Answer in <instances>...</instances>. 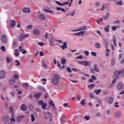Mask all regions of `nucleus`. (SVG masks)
<instances>
[{
	"mask_svg": "<svg viewBox=\"0 0 124 124\" xmlns=\"http://www.w3.org/2000/svg\"><path fill=\"white\" fill-rule=\"evenodd\" d=\"M0 49L1 50H2V51H3V52H4L5 51V47H4V46H2Z\"/></svg>",
	"mask_w": 124,
	"mask_h": 124,
	"instance_id": "13d9d810",
	"label": "nucleus"
},
{
	"mask_svg": "<svg viewBox=\"0 0 124 124\" xmlns=\"http://www.w3.org/2000/svg\"><path fill=\"white\" fill-rule=\"evenodd\" d=\"M94 86H95V85L94 84H91L88 86V88H89V89H93L94 87Z\"/></svg>",
	"mask_w": 124,
	"mask_h": 124,
	"instance_id": "c03bdc74",
	"label": "nucleus"
},
{
	"mask_svg": "<svg viewBox=\"0 0 124 124\" xmlns=\"http://www.w3.org/2000/svg\"><path fill=\"white\" fill-rule=\"evenodd\" d=\"M117 79H118V78H115L114 79L112 80V83L115 84Z\"/></svg>",
	"mask_w": 124,
	"mask_h": 124,
	"instance_id": "de8ad7c7",
	"label": "nucleus"
},
{
	"mask_svg": "<svg viewBox=\"0 0 124 124\" xmlns=\"http://www.w3.org/2000/svg\"><path fill=\"white\" fill-rule=\"evenodd\" d=\"M44 11H46V12H48V13H53V12H54L53 11L48 10H46V9H44Z\"/></svg>",
	"mask_w": 124,
	"mask_h": 124,
	"instance_id": "864d4df0",
	"label": "nucleus"
},
{
	"mask_svg": "<svg viewBox=\"0 0 124 124\" xmlns=\"http://www.w3.org/2000/svg\"><path fill=\"white\" fill-rule=\"evenodd\" d=\"M16 82V80H14L13 79H10L9 81V83L11 85H13V84H14Z\"/></svg>",
	"mask_w": 124,
	"mask_h": 124,
	"instance_id": "473e14b6",
	"label": "nucleus"
},
{
	"mask_svg": "<svg viewBox=\"0 0 124 124\" xmlns=\"http://www.w3.org/2000/svg\"><path fill=\"white\" fill-rule=\"evenodd\" d=\"M85 120H86V121H89L90 120V116H86L84 117Z\"/></svg>",
	"mask_w": 124,
	"mask_h": 124,
	"instance_id": "5fc2aeb1",
	"label": "nucleus"
},
{
	"mask_svg": "<svg viewBox=\"0 0 124 124\" xmlns=\"http://www.w3.org/2000/svg\"><path fill=\"white\" fill-rule=\"evenodd\" d=\"M67 72H69V73L72 72V70H71V69H70V67H67Z\"/></svg>",
	"mask_w": 124,
	"mask_h": 124,
	"instance_id": "49530a36",
	"label": "nucleus"
},
{
	"mask_svg": "<svg viewBox=\"0 0 124 124\" xmlns=\"http://www.w3.org/2000/svg\"><path fill=\"white\" fill-rule=\"evenodd\" d=\"M13 77L15 79H17V78H19V76H17V75H14Z\"/></svg>",
	"mask_w": 124,
	"mask_h": 124,
	"instance_id": "e2e57ef3",
	"label": "nucleus"
},
{
	"mask_svg": "<svg viewBox=\"0 0 124 124\" xmlns=\"http://www.w3.org/2000/svg\"><path fill=\"white\" fill-rule=\"evenodd\" d=\"M39 19H41V20H45V16L44 15L41 14L39 16Z\"/></svg>",
	"mask_w": 124,
	"mask_h": 124,
	"instance_id": "6ab92c4d",
	"label": "nucleus"
},
{
	"mask_svg": "<svg viewBox=\"0 0 124 124\" xmlns=\"http://www.w3.org/2000/svg\"><path fill=\"white\" fill-rule=\"evenodd\" d=\"M5 77V72L4 71H1L0 72V79H2Z\"/></svg>",
	"mask_w": 124,
	"mask_h": 124,
	"instance_id": "423d86ee",
	"label": "nucleus"
},
{
	"mask_svg": "<svg viewBox=\"0 0 124 124\" xmlns=\"http://www.w3.org/2000/svg\"><path fill=\"white\" fill-rule=\"evenodd\" d=\"M90 71L92 73H95V72L94 71V70L93 68H91L90 69Z\"/></svg>",
	"mask_w": 124,
	"mask_h": 124,
	"instance_id": "338daca9",
	"label": "nucleus"
},
{
	"mask_svg": "<svg viewBox=\"0 0 124 124\" xmlns=\"http://www.w3.org/2000/svg\"><path fill=\"white\" fill-rule=\"evenodd\" d=\"M61 63L63 65V64H65V63H66V60L64 59H62L61 60Z\"/></svg>",
	"mask_w": 124,
	"mask_h": 124,
	"instance_id": "393cba45",
	"label": "nucleus"
},
{
	"mask_svg": "<svg viewBox=\"0 0 124 124\" xmlns=\"http://www.w3.org/2000/svg\"><path fill=\"white\" fill-rule=\"evenodd\" d=\"M23 85L25 89H27V88H29V84L27 83H23Z\"/></svg>",
	"mask_w": 124,
	"mask_h": 124,
	"instance_id": "c9c22d12",
	"label": "nucleus"
},
{
	"mask_svg": "<svg viewBox=\"0 0 124 124\" xmlns=\"http://www.w3.org/2000/svg\"><path fill=\"white\" fill-rule=\"evenodd\" d=\"M32 25H30L28 26L27 29H32Z\"/></svg>",
	"mask_w": 124,
	"mask_h": 124,
	"instance_id": "774afa93",
	"label": "nucleus"
},
{
	"mask_svg": "<svg viewBox=\"0 0 124 124\" xmlns=\"http://www.w3.org/2000/svg\"><path fill=\"white\" fill-rule=\"evenodd\" d=\"M1 41L2 42V43H7V38L6 37V36L5 35L3 34L1 36Z\"/></svg>",
	"mask_w": 124,
	"mask_h": 124,
	"instance_id": "7ed1b4c3",
	"label": "nucleus"
},
{
	"mask_svg": "<svg viewBox=\"0 0 124 124\" xmlns=\"http://www.w3.org/2000/svg\"><path fill=\"white\" fill-rule=\"evenodd\" d=\"M69 3V0L68 1V2H64L62 4V6H64V5H67Z\"/></svg>",
	"mask_w": 124,
	"mask_h": 124,
	"instance_id": "3c124183",
	"label": "nucleus"
},
{
	"mask_svg": "<svg viewBox=\"0 0 124 124\" xmlns=\"http://www.w3.org/2000/svg\"><path fill=\"white\" fill-rule=\"evenodd\" d=\"M63 119H64V115H62V117L60 119V122L61 123H63Z\"/></svg>",
	"mask_w": 124,
	"mask_h": 124,
	"instance_id": "e433bc0d",
	"label": "nucleus"
},
{
	"mask_svg": "<svg viewBox=\"0 0 124 124\" xmlns=\"http://www.w3.org/2000/svg\"><path fill=\"white\" fill-rule=\"evenodd\" d=\"M47 107V105L46 103H44L43 105H42L41 108L43 109V110H46V108Z\"/></svg>",
	"mask_w": 124,
	"mask_h": 124,
	"instance_id": "412c9836",
	"label": "nucleus"
},
{
	"mask_svg": "<svg viewBox=\"0 0 124 124\" xmlns=\"http://www.w3.org/2000/svg\"><path fill=\"white\" fill-rule=\"evenodd\" d=\"M20 109L22 111H27V106H26V105L23 104L20 107Z\"/></svg>",
	"mask_w": 124,
	"mask_h": 124,
	"instance_id": "9d476101",
	"label": "nucleus"
},
{
	"mask_svg": "<svg viewBox=\"0 0 124 124\" xmlns=\"http://www.w3.org/2000/svg\"><path fill=\"white\" fill-rule=\"evenodd\" d=\"M24 118H25V116H24L23 115H21L18 116L17 118V121L18 123H20V122H21V121H22V120H23V119H24Z\"/></svg>",
	"mask_w": 124,
	"mask_h": 124,
	"instance_id": "f8f14e48",
	"label": "nucleus"
},
{
	"mask_svg": "<svg viewBox=\"0 0 124 124\" xmlns=\"http://www.w3.org/2000/svg\"><path fill=\"white\" fill-rule=\"evenodd\" d=\"M113 42L114 44V46H117V44H116V37L115 36H113Z\"/></svg>",
	"mask_w": 124,
	"mask_h": 124,
	"instance_id": "72a5a7b5",
	"label": "nucleus"
},
{
	"mask_svg": "<svg viewBox=\"0 0 124 124\" xmlns=\"http://www.w3.org/2000/svg\"><path fill=\"white\" fill-rule=\"evenodd\" d=\"M61 48H62V50H64L65 48H67V44L66 43H64L62 46H60Z\"/></svg>",
	"mask_w": 124,
	"mask_h": 124,
	"instance_id": "a211bd4d",
	"label": "nucleus"
},
{
	"mask_svg": "<svg viewBox=\"0 0 124 124\" xmlns=\"http://www.w3.org/2000/svg\"><path fill=\"white\" fill-rule=\"evenodd\" d=\"M110 16V14L109 13H107L105 16H103V19H107L109 18V16Z\"/></svg>",
	"mask_w": 124,
	"mask_h": 124,
	"instance_id": "4be33fe9",
	"label": "nucleus"
},
{
	"mask_svg": "<svg viewBox=\"0 0 124 124\" xmlns=\"http://www.w3.org/2000/svg\"><path fill=\"white\" fill-rule=\"evenodd\" d=\"M20 36L19 39L20 40V41H22L23 39H25V37H28V36H29V34H27L25 35L24 34L21 33L20 34Z\"/></svg>",
	"mask_w": 124,
	"mask_h": 124,
	"instance_id": "20e7f679",
	"label": "nucleus"
},
{
	"mask_svg": "<svg viewBox=\"0 0 124 124\" xmlns=\"http://www.w3.org/2000/svg\"><path fill=\"white\" fill-rule=\"evenodd\" d=\"M19 49L20 50V51H21L22 54H26V53H27V50H25V49H23V47L22 46H20L19 47Z\"/></svg>",
	"mask_w": 124,
	"mask_h": 124,
	"instance_id": "4468645a",
	"label": "nucleus"
},
{
	"mask_svg": "<svg viewBox=\"0 0 124 124\" xmlns=\"http://www.w3.org/2000/svg\"><path fill=\"white\" fill-rule=\"evenodd\" d=\"M117 5H123V1L120 0L116 3Z\"/></svg>",
	"mask_w": 124,
	"mask_h": 124,
	"instance_id": "7c9ffc66",
	"label": "nucleus"
},
{
	"mask_svg": "<svg viewBox=\"0 0 124 124\" xmlns=\"http://www.w3.org/2000/svg\"><path fill=\"white\" fill-rule=\"evenodd\" d=\"M85 33L84 31H81L79 32L76 33L75 35H77V36H80V35H83Z\"/></svg>",
	"mask_w": 124,
	"mask_h": 124,
	"instance_id": "2eb2a0df",
	"label": "nucleus"
},
{
	"mask_svg": "<svg viewBox=\"0 0 124 124\" xmlns=\"http://www.w3.org/2000/svg\"><path fill=\"white\" fill-rule=\"evenodd\" d=\"M76 59H79V60H82L83 59V56L80 55L76 58Z\"/></svg>",
	"mask_w": 124,
	"mask_h": 124,
	"instance_id": "680f3d73",
	"label": "nucleus"
},
{
	"mask_svg": "<svg viewBox=\"0 0 124 124\" xmlns=\"http://www.w3.org/2000/svg\"><path fill=\"white\" fill-rule=\"evenodd\" d=\"M41 96V93H37L34 94V97H35V98H36V99L39 98V97H40Z\"/></svg>",
	"mask_w": 124,
	"mask_h": 124,
	"instance_id": "aec40b11",
	"label": "nucleus"
},
{
	"mask_svg": "<svg viewBox=\"0 0 124 124\" xmlns=\"http://www.w3.org/2000/svg\"><path fill=\"white\" fill-rule=\"evenodd\" d=\"M55 3H56V4H58V5H60V6H62V3L58 1H56L55 2Z\"/></svg>",
	"mask_w": 124,
	"mask_h": 124,
	"instance_id": "8fccbe9b",
	"label": "nucleus"
},
{
	"mask_svg": "<svg viewBox=\"0 0 124 124\" xmlns=\"http://www.w3.org/2000/svg\"><path fill=\"white\" fill-rule=\"evenodd\" d=\"M49 43H50V44H51V45L54 43V39H53V38H51L49 40Z\"/></svg>",
	"mask_w": 124,
	"mask_h": 124,
	"instance_id": "603ef678",
	"label": "nucleus"
},
{
	"mask_svg": "<svg viewBox=\"0 0 124 124\" xmlns=\"http://www.w3.org/2000/svg\"><path fill=\"white\" fill-rule=\"evenodd\" d=\"M9 111L10 113H11V115L13 116L14 115V110L13 109V107H9Z\"/></svg>",
	"mask_w": 124,
	"mask_h": 124,
	"instance_id": "f3484780",
	"label": "nucleus"
},
{
	"mask_svg": "<svg viewBox=\"0 0 124 124\" xmlns=\"http://www.w3.org/2000/svg\"><path fill=\"white\" fill-rule=\"evenodd\" d=\"M58 67H60V68H62V69H63V68H64V67H65V65H63L62 67V66H61V64L59 62H58Z\"/></svg>",
	"mask_w": 124,
	"mask_h": 124,
	"instance_id": "37998d69",
	"label": "nucleus"
},
{
	"mask_svg": "<svg viewBox=\"0 0 124 124\" xmlns=\"http://www.w3.org/2000/svg\"><path fill=\"white\" fill-rule=\"evenodd\" d=\"M6 61L7 63H9L11 62V60H10L9 58H7L6 59Z\"/></svg>",
	"mask_w": 124,
	"mask_h": 124,
	"instance_id": "a18cd8bd",
	"label": "nucleus"
},
{
	"mask_svg": "<svg viewBox=\"0 0 124 124\" xmlns=\"http://www.w3.org/2000/svg\"><path fill=\"white\" fill-rule=\"evenodd\" d=\"M56 9L57 10H58V11H60V10H61V11H62L63 12H65V10H64V9L62 8H57Z\"/></svg>",
	"mask_w": 124,
	"mask_h": 124,
	"instance_id": "c756f323",
	"label": "nucleus"
},
{
	"mask_svg": "<svg viewBox=\"0 0 124 124\" xmlns=\"http://www.w3.org/2000/svg\"><path fill=\"white\" fill-rule=\"evenodd\" d=\"M114 116L115 118H121L122 116V112H121V111H117L115 113Z\"/></svg>",
	"mask_w": 124,
	"mask_h": 124,
	"instance_id": "0eeeda50",
	"label": "nucleus"
},
{
	"mask_svg": "<svg viewBox=\"0 0 124 124\" xmlns=\"http://www.w3.org/2000/svg\"><path fill=\"white\" fill-rule=\"evenodd\" d=\"M31 121L32 122L35 121V117H34V115L33 114H31Z\"/></svg>",
	"mask_w": 124,
	"mask_h": 124,
	"instance_id": "bb28decb",
	"label": "nucleus"
},
{
	"mask_svg": "<svg viewBox=\"0 0 124 124\" xmlns=\"http://www.w3.org/2000/svg\"><path fill=\"white\" fill-rule=\"evenodd\" d=\"M94 69L97 72H99V70L98 69V68L97 67V64H95L94 65Z\"/></svg>",
	"mask_w": 124,
	"mask_h": 124,
	"instance_id": "5701e85b",
	"label": "nucleus"
},
{
	"mask_svg": "<svg viewBox=\"0 0 124 124\" xmlns=\"http://www.w3.org/2000/svg\"><path fill=\"white\" fill-rule=\"evenodd\" d=\"M49 106L52 107L53 110H56V107H55V104L53 101L51 100L49 102Z\"/></svg>",
	"mask_w": 124,
	"mask_h": 124,
	"instance_id": "39448f33",
	"label": "nucleus"
},
{
	"mask_svg": "<svg viewBox=\"0 0 124 124\" xmlns=\"http://www.w3.org/2000/svg\"><path fill=\"white\" fill-rule=\"evenodd\" d=\"M38 88L39 90H40V91H43L44 92H45V91H46V90H45V88L42 87V86H39Z\"/></svg>",
	"mask_w": 124,
	"mask_h": 124,
	"instance_id": "58836bf2",
	"label": "nucleus"
},
{
	"mask_svg": "<svg viewBox=\"0 0 124 124\" xmlns=\"http://www.w3.org/2000/svg\"><path fill=\"white\" fill-rule=\"evenodd\" d=\"M91 55H92V56H93V57H95V56H96V53L95 52H92L91 53Z\"/></svg>",
	"mask_w": 124,
	"mask_h": 124,
	"instance_id": "6e6d98bb",
	"label": "nucleus"
},
{
	"mask_svg": "<svg viewBox=\"0 0 124 124\" xmlns=\"http://www.w3.org/2000/svg\"><path fill=\"white\" fill-rule=\"evenodd\" d=\"M42 66L43 67H45V68H47V64L46 63H43Z\"/></svg>",
	"mask_w": 124,
	"mask_h": 124,
	"instance_id": "0e129e2a",
	"label": "nucleus"
},
{
	"mask_svg": "<svg viewBox=\"0 0 124 124\" xmlns=\"http://www.w3.org/2000/svg\"><path fill=\"white\" fill-rule=\"evenodd\" d=\"M101 92V89L96 90L95 89L94 90V92L96 94H99V93Z\"/></svg>",
	"mask_w": 124,
	"mask_h": 124,
	"instance_id": "a878e982",
	"label": "nucleus"
},
{
	"mask_svg": "<svg viewBox=\"0 0 124 124\" xmlns=\"http://www.w3.org/2000/svg\"><path fill=\"white\" fill-rule=\"evenodd\" d=\"M3 122L4 124H6V123L8 122V119L5 118L3 119Z\"/></svg>",
	"mask_w": 124,
	"mask_h": 124,
	"instance_id": "4c0bfd02",
	"label": "nucleus"
},
{
	"mask_svg": "<svg viewBox=\"0 0 124 124\" xmlns=\"http://www.w3.org/2000/svg\"><path fill=\"white\" fill-rule=\"evenodd\" d=\"M33 33L35 34V35H39L40 31H39L37 29H35L33 30Z\"/></svg>",
	"mask_w": 124,
	"mask_h": 124,
	"instance_id": "dca6fc26",
	"label": "nucleus"
},
{
	"mask_svg": "<svg viewBox=\"0 0 124 124\" xmlns=\"http://www.w3.org/2000/svg\"><path fill=\"white\" fill-rule=\"evenodd\" d=\"M115 60L114 58H112V60H111V65L113 66V65H114V64H115Z\"/></svg>",
	"mask_w": 124,
	"mask_h": 124,
	"instance_id": "ea45409f",
	"label": "nucleus"
},
{
	"mask_svg": "<svg viewBox=\"0 0 124 124\" xmlns=\"http://www.w3.org/2000/svg\"><path fill=\"white\" fill-rule=\"evenodd\" d=\"M16 62H17V63L15 64L16 65H20V62H19L18 60H16Z\"/></svg>",
	"mask_w": 124,
	"mask_h": 124,
	"instance_id": "bf43d9fd",
	"label": "nucleus"
},
{
	"mask_svg": "<svg viewBox=\"0 0 124 124\" xmlns=\"http://www.w3.org/2000/svg\"><path fill=\"white\" fill-rule=\"evenodd\" d=\"M44 104V101L41 100L39 101L38 104L39 105L42 106Z\"/></svg>",
	"mask_w": 124,
	"mask_h": 124,
	"instance_id": "a19ab883",
	"label": "nucleus"
},
{
	"mask_svg": "<svg viewBox=\"0 0 124 124\" xmlns=\"http://www.w3.org/2000/svg\"><path fill=\"white\" fill-rule=\"evenodd\" d=\"M12 118H11L10 120L11 122H15V118H14V114L13 116H12V114H11Z\"/></svg>",
	"mask_w": 124,
	"mask_h": 124,
	"instance_id": "79ce46f5",
	"label": "nucleus"
},
{
	"mask_svg": "<svg viewBox=\"0 0 124 124\" xmlns=\"http://www.w3.org/2000/svg\"><path fill=\"white\" fill-rule=\"evenodd\" d=\"M59 80L60 76H59L58 75H55L54 76V78L52 79V83L54 84V85H58Z\"/></svg>",
	"mask_w": 124,
	"mask_h": 124,
	"instance_id": "f257e3e1",
	"label": "nucleus"
},
{
	"mask_svg": "<svg viewBox=\"0 0 124 124\" xmlns=\"http://www.w3.org/2000/svg\"><path fill=\"white\" fill-rule=\"evenodd\" d=\"M104 43L105 45L106 46V48H107V46H108L109 45V44L108 43V41L107 40H105L104 41Z\"/></svg>",
	"mask_w": 124,
	"mask_h": 124,
	"instance_id": "cd10ccee",
	"label": "nucleus"
},
{
	"mask_svg": "<svg viewBox=\"0 0 124 124\" xmlns=\"http://www.w3.org/2000/svg\"><path fill=\"white\" fill-rule=\"evenodd\" d=\"M23 13H30L31 12V9L29 8H25L22 10Z\"/></svg>",
	"mask_w": 124,
	"mask_h": 124,
	"instance_id": "6e6552de",
	"label": "nucleus"
},
{
	"mask_svg": "<svg viewBox=\"0 0 124 124\" xmlns=\"http://www.w3.org/2000/svg\"><path fill=\"white\" fill-rule=\"evenodd\" d=\"M10 26L11 28H14L16 26V21L15 20H12L10 22Z\"/></svg>",
	"mask_w": 124,
	"mask_h": 124,
	"instance_id": "9b49d317",
	"label": "nucleus"
},
{
	"mask_svg": "<svg viewBox=\"0 0 124 124\" xmlns=\"http://www.w3.org/2000/svg\"><path fill=\"white\" fill-rule=\"evenodd\" d=\"M123 88H124V85L122 84L121 83H118L117 85V89L119 90V91H121V90H123Z\"/></svg>",
	"mask_w": 124,
	"mask_h": 124,
	"instance_id": "ddd939ff",
	"label": "nucleus"
},
{
	"mask_svg": "<svg viewBox=\"0 0 124 124\" xmlns=\"http://www.w3.org/2000/svg\"><path fill=\"white\" fill-rule=\"evenodd\" d=\"M28 108H29V110H31V111H32L33 110V106H32L31 105H29Z\"/></svg>",
	"mask_w": 124,
	"mask_h": 124,
	"instance_id": "c85d7f7f",
	"label": "nucleus"
},
{
	"mask_svg": "<svg viewBox=\"0 0 124 124\" xmlns=\"http://www.w3.org/2000/svg\"><path fill=\"white\" fill-rule=\"evenodd\" d=\"M38 44V45H40V46H44V43L43 42H39Z\"/></svg>",
	"mask_w": 124,
	"mask_h": 124,
	"instance_id": "4d7b16f0",
	"label": "nucleus"
},
{
	"mask_svg": "<svg viewBox=\"0 0 124 124\" xmlns=\"http://www.w3.org/2000/svg\"><path fill=\"white\" fill-rule=\"evenodd\" d=\"M92 78L93 80H96V77H95L94 75H92Z\"/></svg>",
	"mask_w": 124,
	"mask_h": 124,
	"instance_id": "052dcab7",
	"label": "nucleus"
},
{
	"mask_svg": "<svg viewBox=\"0 0 124 124\" xmlns=\"http://www.w3.org/2000/svg\"><path fill=\"white\" fill-rule=\"evenodd\" d=\"M85 101H85L84 99L82 100L81 101L80 103H81V105H82V106H84L85 105Z\"/></svg>",
	"mask_w": 124,
	"mask_h": 124,
	"instance_id": "09e8293b",
	"label": "nucleus"
},
{
	"mask_svg": "<svg viewBox=\"0 0 124 124\" xmlns=\"http://www.w3.org/2000/svg\"><path fill=\"white\" fill-rule=\"evenodd\" d=\"M33 98V96H32V94H30L29 96V98H30V99H32Z\"/></svg>",
	"mask_w": 124,
	"mask_h": 124,
	"instance_id": "69168bd1",
	"label": "nucleus"
},
{
	"mask_svg": "<svg viewBox=\"0 0 124 124\" xmlns=\"http://www.w3.org/2000/svg\"><path fill=\"white\" fill-rule=\"evenodd\" d=\"M109 29H110V26L109 25H107L105 28V31H106V32H108L109 31Z\"/></svg>",
	"mask_w": 124,
	"mask_h": 124,
	"instance_id": "b1692460",
	"label": "nucleus"
},
{
	"mask_svg": "<svg viewBox=\"0 0 124 124\" xmlns=\"http://www.w3.org/2000/svg\"><path fill=\"white\" fill-rule=\"evenodd\" d=\"M113 101H114V98H113V97H110L108 99V104H112Z\"/></svg>",
	"mask_w": 124,
	"mask_h": 124,
	"instance_id": "1a4fd4ad",
	"label": "nucleus"
},
{
	"mask_svg": "<svg viewBox=\"0 0 124 124\" xmlns=\"http://www.w3.org/2000/svg\"><path fill=\"white\" fill-rule=\"evenodd\" d=\"M113 42L114 44V46H117V44H116V37L115 36H113Z\"/></svg>",
	"mask_w": 124,
	"mask_h": 124,
	"instance_id": "f704fd0d",
	"label": "nucleus"
},
{
	"mask_svg": "<svg viewBox=\"0 0 124 124\" xmlns=\"http://www.w3.org/2000/svg\"><path fill=\"white\" fill-rule=\"evenodd\" d=\"M78 63L79 64H82V65H85V66H88L91 65V62L89 61H80L78 62Z\"/></svg>",
	"mask_w": 124,
	"mask_h": 124,
	"instance_id": "f03ea898",
	"label": "nucleus"
},
{
	"mask_svg": "<svg viewBox=\"0 0 124 124\" xmlns=\"http://www.w3.org/2000/svg\"><path fill=\"white\" fill-rule=\"evenodd\" d=\"M96 48H97V49H99V48H100V44L98 43H96L95 45Z\"/></svg>",
	"mask_w": 124,
	"mask_h": 124,
	"instance_id": "2f4dec72",
	"label": "nucleus"
}]
</instances>
